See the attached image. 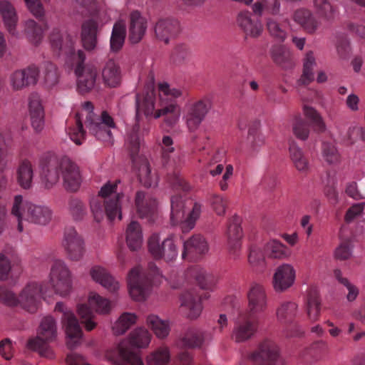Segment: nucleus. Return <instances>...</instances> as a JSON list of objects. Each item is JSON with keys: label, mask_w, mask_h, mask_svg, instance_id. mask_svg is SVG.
I'll list each match as a JSON object with an SVG mask.
<instances>
[{"label": "nucleus", "mask_w": 365, "mask_h": 365, "mask_svg": "<svg viewBox=\"0 0 365 365\" xmlns=\"http://www.w3.org/2000/svg\"><path fill=\"white\" fill-rule=\"evenodd\" d=\"M322 155L329 164H336L340 161V154L336 146L329 143H324L322 147Z\"/></svg>", "instance_id": "nucleus-62"}, {"label": "nucleus", "mask_w": 365, "mask_h": 365, "mask_svg": "<svg viewBox=\"0 0 365 365\" xmlns=\"http://www.w3.org/2000/svg\"><path fill=\"white\" fill-rule=\"evenodd\" d=\"M37 334L46 339V341L51 342L55 341L57 338V327L55 321H41Z\"/></svg>", "instance_id": "nucleus-55"}, {"label": "nucleus", "mask_w": 365, "mask_h": 365, "mask_svg": "<svg viewBox=\"0 0 365 365\" xmlns=\"http://www.w3.org/2000/svg\"><path fill=\"white\" fill-rule=\"evenodd\" d=\"M76 36L71 34L61 33L58 29H53L50 34V43L52 48L60 54L67 57V61L71 63L77 60L75 50Z\"/></svg>", "instance_id": "nucleus-10"}, {"label": "nucleus", "mask_w": 365, "mask_h": 365, "mask_svg": "<svg viewBox=\"0 0 365 365\" xmlns=\"http://www.w3.org/2000/svg\"><path fill=\"white\" fill-rule=\"evenodd\" d=\"M136 103L137 114L139 112H143L146 116L153 115L155 118L156 110H155V98L153 93L148 94L143 98L142 101L138 97Z\"/></svg>", "instance_id": "nucleus-61"}, {"label": "nucleus", "mask_w": 365, "mask_h": 365, "mask_svg": "<svg viewBox=\"0 0 365 365\" xmlns=\"http://www.w3.org/2000/svg\"><path fill=\"white\" fill-rule=\"evenodd\" d=\"M190 272L201 289L213 291L217 288L220 279L219 277L211 274L200 267L192 268Z\"/></svg>", "instance_id": "nucleus-32"}, {"label": "nucleus", "mask_w": 365, "mask_h": 365, "mask_svg": "<svg viewBox=\"0 0 365 365\" xmlns=\"http://www.w3.org/2000/svg\"><path fill=\"white\" fill-rule=\"evenodd\" d=\"M314 7L323 27L327 28L335 18L334 6L329 0H314Z\"/></svg>", "instance_id": "nucleus-29"}, {"label": "nucleus", "mask_w": 365, "mask_h": 365, "mask_svg": "<svg viewBox=\"0 0 365 365\" xmlns=\"http://www.w3.org/2000/svg\"><path fill=\"white\" fill-rule=\"evenodd\" d=\"M303 113L305 117L312 121L313 125L320 131L326 129L325 123L319 113L312 107L304 106Z\"/></svg>", "instance_id": "nucleus-63"}, {"label": "nucleus", "mask_w": 365, "mask_h": 365, "mask_svg": "<svg viewBox=\"0 0 365 365\" xmlns=\"http://www.w3.org/2000/svg\"><path fill=\"white\" fill-rule=\"evenodd\" d=\"M273 61L283 68L292 65V54L291 51L284 46H274L271 51Z\"/></svg>", "instance_id": "nucleus-44"}, {"label": "nucleus", "mask_w": 365, "mask_h": 365, "mask_svg": "<svg viewBox=\"0 0 365 365\" xmlns=\"http://www.w3.org/2000/svg\"><path fill=\"white\" fill-rule=\"evenodd\" d=\"M211 107V101L207 98L200 99L188 107L185 119L190 131L198 129Z\"/></svg>", "instance_id": "nucleus-14"}, {"label": "nucleus", "mask_w": 365, "mask_h": 365, "mask_svg": "<svg viewBox=\"0 0 365 365\" xmlns=\"http://www.w3.org/2000/svg\"><path fill=\"white\" fill-rule=\"evenodd\" d=\"M24 33L29 41L33 44H38L43 38V30L41 26L31 19L27 20L24 24Z\"/></svg>", "instance_id": "nucleus-50"}, {"label": "nucleus", "mask_w": 365, "mask_h": 365, "mask_svg": "<svg viewBox=\"0 0 365 365\" xmlns=\"http://www.w3.org/2000/svg\"><path fill=\"white\" fill-rule=\"evenodd\" d=\"M277 316L279 319H292L301 317L298 311V306L293 302H284L277 310Z\"/></svg>", "instance_id": "nucleus-57"}, {"label": "nucleus", "mask_w": 365, "mask_h": 365, "mask_svg": "<svg viewBox=\"0 0 365 365\" xmlns=\"http://www.w3.org/2000/svg\"><path fill=\"white\" fill-rule=\"evenodd\" d=\"M148 250L155 259H164L168 262L174 260L178 255L177 246L171 236L161 241L158 234H153L148 240Z\"/></svg>", "instance_id": "nucleus-11"}, {"label": "nucleus", "mask_w": 365, "mask_h": 365, "mask_svg": "<svg viewBox=\"0 0 365 365\" xmlns=\"http://www.w3.org/2000/svg\"><path fill=\"white\" fill-rule=\"evenodd\" d=\"M28 107L32 127L36 132H41L44 127V109L41 97L37 93L29 96Z\"/></svg>", "instance_id": "nucleus-22"}, {"label": "nucleus", "mask_w": 365, "mask_h": 365, "mask_svg": "<svg viewBox=\"0 0 365 365\" xmlns=\"http://www.w3.org/2000/svg\"><path fill=\"white\" fill-rule=\"evenodd\" d=\"M135 205L141 217L153 216L158 210V202L156 200L141 191L136 193Z\"/></svg>", "instance_id": "nucleus-26"}, {"label": "nucleus", "mask_w": 365, "mask_h": 365, "mask_svg": "<svg viewBox=\"0 0 365 365\" xmlns=\"http://www.w3.org/2000/svg\"><path fill=\"white\" fill-rule=\"evenodd\" d=\"M120 359L114 361L115 365H144L141 359L130 347L121 342L118 346Z\"/></svg>", "instance_id": "nucleus-38"}, {"label": "nucleus", "mask_w": 365, "mask_h": 365, "mask_svg": "<svg viewBox=\"0 0 365 365\" xmlns=\"http://www.w3.org/2000/svg\"><path fill=\"white\" fill-rule=\"evenodd\" d=\"M280 358V348L271 339H266L259 343L257 348L249 356L255 365H274Z\"/></svg>", "instance_id": "nucleus-9"}, {"label": "nucleus", "mask_w": 365, "mask_h": 365, "mask_svg": "<svg viewBox=\"0 0 365 365\" xmlns=\"http://www.w3.org/2000/svg\"><path fill=\"white\" fill-rule=\"evenodd\" d=\"M334 276L339 283L346 287L347 291L346 294V300L349 302H354L359 294V288L348 278L344 277L340 269H335L334 271Z\"/></svg>", "instance_id": "nucleus-47"}, {"label": "nucleus", "mask_w": 365, "mask_h": 365, "mask_svg": "<svg viewBox=\"0 0 365 365\" xmlns=\"http://www.w3.org/2000/svg\"><path fill=\"white\" fill-rule=\"evenodd\" d=\"M180 116V106L175 101H161L160 108L155 113V118H163L164 123L169 127L176 125Z\"/></svg>", "instance_id": "nucleus-24"}, {"label": "nucleus", "mask_w": 365, "mask_h": 365, "mask_svg": "<svg viewBox=\"0 0 365 365\" xmlns=\"http://www.w3.org/2000/svg\"><path fill=\"white\" fill-rule=\"evenodd\" d=\"M189 205L191 207L187 218L182 222L181 228L183 232H187L194 228L195 222L200 217L202 212V205L199 202H189Z\"/></svg>", "instance_id": "nucleus-52"}, {"label": "nucleus", "mask_w": 365, "mask_h": 365, "mask_svg": "<svg viewBox=\"0 0 365 365\" xmlns=\"http://www.w3.org/2000/svg\"><path fill=\"white\" fill-rule=\"evenodd\" d=\"M93 106L86 101L82 104L81 110L76 114V127L71 128L68 132L71 140L80 145L85 140V131L83 129V121L89 132L98 140L106 145H112L114 138L111 129L116 128L113 118L106 111H103L100 116L93 113Z\"/></svg>", "instance_id": "nucleus-1"}, {"label": "nucleus", "mask_w": 365, "mask_h": 365, "mask_svg": "<svg viewBox=\"0 0 365 365\" xmlns=\"http://www.w3.org/2000/svg\"><path fill=\"white\" fill-rule=\"evenodd\" d=\"M42 293L41 284L36 282L27 283L19 293L20 305L29 312L38 310Z\"/></svg>", "instance_id": "nucleus-15"}, {"label": "nucleus", "mask_w": 365, "mask_h": 365, "mask_svg": "<svg viewBox=\"0 0 365 365\" xmlns=\"http://www.w3.org/2000/svg\"><path fill=\"white\" fill-rule=\"evenodd\" d=\"M158 90L159 96L161 99V101H163V98L164 97L170 99H176L183 97L186 95V92H185L183 90L179 88L172 87L165 82L158 83Z\"/></svg>", "instance_id": "nucleus-60"}, {"label": "nucleus", "mask_w": 365, "mask_h": 365, "mask_svg": "<svg viewBox=\"0 0 365 365\" xmlns=\"http://www.w3.org/2000/svg\"><path fill=\"white\" fill-rule=\"evenodd\" d=\"M154 31L155 36L159 41L168 43L170 39L178 34L179 23L172 19H161L156 22Z\"/></svg>", "instance_id": "nucleus-23"}, {"label": "nucleus", "mask_w": 365, "mask_h": 365, "mask_svg": "<svg viewBox=\"0 0 365 365\" xmlns=\"http://www.w3.org/2000/svg\"><path fill=\"white\" fill-rule=\"evenodd\" d=\"M237 22L247 37L257 38L262 33L263 27L260 21L253 18L249 11H240L237 15Z\"/></svg>", "instance_id": "nucleus-21"}, {"label": "nucleus", "mask_w": 365, "mask_h": 365, "mask_svg": "<svg viewBox=\"0 0 365 365\" xmlns=\"http://www.w3.org/2000/svg\"><path fill=\"white\" fill-rule=\"evenodd\" d=\"M76 56L77 60L71 63L77 78V88L81 93H87L96 85L97 70L94 66L84 63L86 55L82 50H77Z\"/></svg>", "instance_id": "nucleus-6"}, {"label": "nucleus", "mask_w": 365, "mask_h": 365, "mask_svg": "<svg viewBox=\"0 0 365 365\" xmlns=\"http://www.w3.org/2000/svg\"><path fill=\"white\" fill-rule=\"evenodd\" d=\"M289 155L295 168L299 172L308 173L310 168L309 163L302 149L295 143H292L289 145Z\"/></svg>", "instance_id": "nucleus-39"}, {"label": "nucleus", "mask_w": 365, "mask_h": 365, "mask_svg": "<svg viewBox=\"0 0 365 365\" xmlns=\"http://www.w3.org/2000/svg\"><path fill=\"white\" fill-rule=\"evenodd\" d=\"M61 245L66 256L72 262L81 260L86 255L84 239L73 227L66 229Z\"/></svg>", "instance_id": "nucleus-7"}, {"label": "nucleus", "mask_w": 365, "mask_h": 365, "mask_svg": "<svg viewBox=\"0 0 365 365\" xmlns=\"http://www.w3.org/2000/svg\"><path fill=\"white\" fill-rule=\"evenodd\" d=\"M149 327L155 335L160 339L166 338L170 331L169 321H150Z\"/></svg>", "instance_id": "nucleus-64"}, {"label": "nucleus", "mask_w": 365, "mask_h": 365, "mask_svg": "<svg viewBox=\"0 0 365 365\" xmlns=\"http://www.w3.org/2000/svg\"><path fill=\"white\" fill-rule=\"evenodd\" d=\"M292 20L300 26L307 33L313 34L318 30L324 29L322 23L312 11L306 8L296 9L292 16Z\"/></svg>", "instance_id": "nucleus-20"}, {"label": "nucleus", "mask_w": 365, "mask_h": 365, "mask_svg": "<svg viewBox=\"0 0 365 365\" xmlns=\"http://www.w3.org/2000/svg\"><path fill=\"white\" fill-rule=\"evenodd\" d=\"M125 241L130 250L136 251L141 248L143 242V235L140 224L131 221L125 230Z\"/></svg>", "instance_id": "nucleus-30"}, {"label": "nucleus", "mask_w": 365, "mask_h": 365, "mask_svg": "<svg viewBox=\"0 0 365 365\" xmlns=\"http://www.w3.org/2000/svg\"><path fill=\"white\" fill-rule=\"evenodd\" d=\"M317 62L312 51H308L303 60V71L298 80L299 85H308L314 79V68Z\"/></svg>", "instance_id": "nucleus-40"}, {"label": "nucleus", "mask_w": 365, "mask_h": 365, "mask_svg": "<svg viewBox=\"0 0 365 365\" xmlns=\"http://www.w3.org/2000/svg\"><path fill=\"white\" fill-rule=\"evenodd\" d=\"M321 311V299L317 292L309 293L306 307L307 317L309 319H317Z\"/></svg>", "instance_id": "nucleus-54"}, {"label": "nucleus", "mask_w": 365, "mask_h": 365, "mask_svg": "<svg viewBox=\"0 0 365 365\" xmlns=\"http://www.w3.org/2000/svg\"><path fill=\"white\" fill-rule=\"evenodd\" d=\"M118 182H108L101 188L98 195L91 200V210L96 221L102 220L105 214L110 220L121 219L120 202L123 195L118 192Z\"/></svg>", "instance_id": "nucleus-2"}, {"label": "nucleus", "mask_w": 365, "mask_h": 365, "mask_svg": "<svg viewBox=\"0 0 365 365\" xmlns=\"http://www.w3.org/2000/svg\"><path fill=\"white\" fill-rule=\"evenodd\" d=\"M295 278L296 271L294 267L288 263L282 264L274 271L273 287L277 292H284L294 284Z\"/></svg>", "instance_id": "nucleus-18"}, {"label": "nucleus", "mask_w": 365, "mask_h": 365, "mask_svg": "<svg viewBox=\"0 0 365 365\" xmlns=\"http://www.w3.org/2000/svg\"><path fill=\"white\" fill-rule=\"evenodd\" d=\"M170 351L168 347H160L147 357L148 365H167L170 361Z\"/></svg>", "instance_id": "nucleus-56"}, {"label": "nucleus", "mask_w": 365, "mask_h": 365, "mask_svg": "<svg viewBox=\"0 0 365 365\" xmlns=\"http://www.w3.org/2000/svg\"><path fill=\"white\" fill-rule=\"evenodd\" d=\"M292 132L296 138L306 140L309 135L307 123L299 115H294L292 122Z\"/></svg>", "instance_id": "nucleus-53"}, {"label": "nucleus", "mask_w": 365, "mask_h": 365, "mask_svg": "<svg viewBox=\"0 0 365 365\" xmlns=\"http://www.w3.org/2000/svg\"><path fill=\"white\" fill-rule=\"evenodd\" d=\"M101 75L104 83L108 86L115 87L120 82V67L113 60H109L106 63Z\"/></svg>", "instance_id": "nucleus-33"}, {"label": "nucleus", "mask_w": 365, "mask_h": 365, "mask_svg": "<svg viewBox=\"0 0 365 365\" xmlns=\"http://www.w3.org/2000/svg\"><path fill=\"white\" fill-rule=\"evenodd\" d=\"M148 28L147 19L138 10L129 14L128 39L133 44L138 43L144 38Z\"/></svg>", "instance_id": "nucleus-19"}, {"label": "nucleus", "mask_w": 365, "mask_h": 365, "mask_svg": "<svg viewBox=\"0 0 365 365\" xmlns=\"http://www.w3.org/2000/svg\"><path fill=\"white\" fill-rule=\"evenodd\" d=\"M40 71L35 66H29L24 68L13 71L9 77V83L14 91H20L37 83Z\"/></svg>", "instance_id": "nucleus-13"}, {"label": "nucleus", "mask_w": 365, "mask_h": 365, "mask_svg": "<svg viewBox=\"0 0 365 365\" xmlns=\"http://www.w3.org/2000/svg\"><path fill=\"white\" fill-rule=\"evenodd\" d=\"M33 203L24 200L21 195H16L14 199L11 214L17 218L18 230L22 232L24 230V222H26L29 215V207Z\"/></svg>", "instance_id": "nucleus-28"}, {"label": "nucleus", "mask_w": 365, "mask_h": 365, "mask_svg": "<svg viewBox=\"0 0 365 365\" xmlns=\"http://www.w3.org/2000/svg\"><path fill=\"white\" fill-rule=\"evenodd\" d=\"M266 26L269 34L277 41H284L286 39L287 33L277 19L267 18Z\"/></svg>", "instance_id": "nucleus-58"}, {"label": "nucleus", "mask_w": 365, "mask_h": 365, "mask_svg": "<svg viewBox=\"0 0 365 365\" xmlns=\"http://www.w3.org/2000/svg\"><path fill=\"white\" fill-rule=\"evenodd\" d=\"M190 201H184L182 197L175 195L171 198V223L175 225L182 220L185 215L184 208L189 205Z\"/></svg>", "instance_id": "nucleus-46"}, {"label": "nucleus", "mask_w": 365, "mask_h": 365, "mask_svg": "<svg viewBox=\"0 0 365 365\" xmlns=\"http://www.w3.org/2000/svg\"><path fill=\"white\" fill-rule=\"evenodd\" d=\"M150 341V334L143 328H138L130 334L129 344L131 346L142 349L148 346Z\"/></svg>", "instance_id": "nucleus-49"}, {"label": "nucleus", "mask_w": 365, "mask_h": 365, "mask_svg": "<svg viewBox=\"0 0 365 365\" xmlns=\"http://www.w3.org/2000/svg\"><path fill=\"white\" fill-rule=\"evenodd\" d=\"M60 172L64 188L76 192L82 183V176L78 165L68 157L60 158Z\"/></svg>", "instance_id": "nucleus-12"}, {"label": "nucleus", "mask_w": 365, "mask_h": 365, "mask_svg": "<svg viewBox=\"0 0 365 365\" xmlns=\"http://www.w3.org/2000/svg\"><path fill=\"white\" fill-rule=\"evenodd\" d=\"M240 217L235 215L229 221L226 232L227 245L230 255L235 259L240 256L243 232Z\"/></svg>", "instance_id": "nucleus-17"}, {"label": "nucleus", "mask_w": 365, "mask_h": 365, "mask_svg": "<svg viewBox=\"0 0 365 365\" xmlns=\"http://www.w3.org/2000/svg\"><path fill=\"white\" fill-rule=\"evenodd\" d=\"M248 308L239 312L238 318H257L262 317L267 307V297L264 287L256 282L251 284L247 292Z\"/></svg>", "instance_id": "nucleus-5"}, {"label": "nucleus", "mask_w": 365, "mask_h": 365, "mask_svg": "<svg viewBox=\"0 0 365 365\" xmlns=\"http://www.w3.org/2000/svg\"><path fill=\"white\" fill-rule=\"evenodd\" d=\"M125 38V25L123 21L115 23L113 27L110 46L113 52H118L121 49L124 44Z\"/></svg>", "instance_id": "nucleus-41"}, {"label": "nucleus", "mask_w": 365, "mask_h": 365, "mask_svg": "<svg viewBox=\"0 0 365 365\" xmlns=\"http://www.w3.org/2000/svg\"><path fill=\"white\" fill-rule=\"evenodd\" d=\"M88 302L100 314H106L110 310V302L96 292H91L89 294Z\"/></svg>", "instance_id": "nucleus-59"}, {"label": "nucleus", "mask_w": 365, "mask_h": 365, "mask_svg": "<svg viewBox=\"0 0 365 365\" xmlns=\"http://www.w3.org/2000/svg\"><path fill=\"white\" fill-rule=\"evenodd\" d=\"M59 164L60 158L55 156L50 158L48 165L42 173V182L46 188L50 189L58 182L61 176Z\"/></svg>", "instance_id": "nucleus-27"}, {"label": "nucleus", "mask_w": 365, "mask_h": 365, "mask_svg": "<svg viewBox=\"0 0 365 365\" xmlns=\"http://www.w3.org/2000/svg\"><path fill=\"white\" fill-rule=\"evenodd\" d=\"M34 177L32 165L29 161H23L17 169V181L24 189L31 186Z\"/></svg>", "instance_id": "nucleus-45"}, {"label": "nucleus", "mask_w": 365, "mask_h": 365, "mask_svg": "<svg viewBox=\"0 0 365 365\" xmlns=\"http://www.w3.org/2000/svg\"><path fill=\"white\" fill-rule=\"evenodd\" d=\"M257 321H240L234 331L235 341L242 342L251 339L257 332Z\"/></svg>", "instance_id": "nucleus-34"}, {"label": "nucleus", "mask_w": 365, "mask_h": 365, "mask_svg": "<svg viewBox=\"0 0 365 365\" xmlns=\"http://www.w3.org/2000/svg\"><path fill=\"white\" fill-rule=\"evenodd\" d=\"M0 14L9 32L16 35L18 17L14 7L7 0H0Z\"/></svg>", "instance_id": "nucleus-31"}, {"label": "nucleus", "mask_w": 365, "mask_h": 365, "mask_svg": "<svg viewBox=\"0 0 365 365\" xmlns=\"http://www.w3.org/2000/svg\"><path fill=\"white\" fill-rule=\"evenodd\" d=\"M264 255L273 259H284L288 257L287 247L280 242L272 240L264 247Z\"/></svg>", "instance_id": "nucleus-48"}, {"label": "nucleus", "mask_w": 365, "mask_h": 365, "mask_svg": "<svg viewBox=\"0 0 365 365\" xmlns=\"http://www.w3.org/2000/svg\"><path fill=\"white\" fill-rule=\"evenodd\" d=\"M66 333L68 338L66 345L72 350L80 344V339L83 335L78 321H67Z\"/></svg>", "instance_id": "nucleus-43"}, {"label": "nucleus", "mask_w": 365, "mask_h": 365, "mask_svg": "<svg viewBox=\"0 0 365 365\" xmlns=\"http://www.w3.org/2000/svg\"><path fill=\"white\" fill-rule=\"evenodd\" d=\"M204 342V334L202 331L189 329L184 335L179 339V344L181 348L195 349L200 348Z\"/></svg>", "instance_id": "nucleus-36"}, {"label": "nucleus", "mask_w": 365, "mask_h": 365, "mask_svg": "<svg viewBox=\"0 0 365 365\" xmlns=\"http://www.w3.org/2000/svg\"><path fill=\"white\" fill-rule=\"evenodd\" d=\"M49 282L54 292L61 297H68L73 292V274L63 259H55L50 269Z\"/></svg>", "instance_id": "nucleus-4"}, {"label": "nucleus", "mask_w": 365, "mask_h": 365, "mask_svg": "<svg viewBox=\"0 0 365 365\" xmlns=\"http://www.w3.org/2000/svg\"><path fill=\"white\" fill-rule=\"evenodd\" d=\"M280 2L279 0H257L252 5V11L259 16L264 13L277 15L280 11Z\"/></svg>", "instance_id": "nucleus-42"}, {"label": "nucleus", "mask_w": 365, "mask_h": 365, "mask_svg": "<svg viewBox=\"0 0 365 365\" xmlns=\"http://www.w3.org/2000/svg\"><path fill=\"white\" fill-rule=\"evenodd\" d=\"M89 275L95 282L98 283L110 292H115L120 288L119 282L101 266H93L89 269Z\"/></svg>", "instance_id": "nucleus-25"}, {"label": "nucleus", "mask_w": 365, "mask_h": 365, "mask_svg": "<svg viewBox=\"0 0 365 365\" xmlns=\"http://www.w3.org/2000/svg\"><path fill=\"white\" fill-rule=\"evenodd\" d=\"M50 341L38 335L28 340L26 346L28 349L37 351L41 356L48 357L51 354V347L48 345Z\"/></svg>", "instance_id": "nucleus-51"}, {"label": "nucleus", "mask_w": 365, "mask_h": 365, "mask_svg": "<svg viewBox=\"0 0 365 365\" xmlns=\"http://www.w3.org/2000/svg\"><path fill=\"white\" fill-rule=\"evenodd\" d=\"M139 129L138 123L128 128L125 146L130 153L135 166L138 168L140 181L144 186L149 187L156 185V178L151 173L148 159L144 156L136 157L142 144V140L138 136Z\"/></svg>", "instance_id": "nucleus-3"}, {"label": "nucleus", "mask_w": 365, "mask_h": 365, "mask_svg": "<svg viewBox=\"0 0 365 365\" xmlns=\"http://www.w3.org/2000/svg\"><path fill=\"white\" fill-rule=\"evenodd\" d=\"M184 249L183 257H185L186 253L205 254L209 250V246L205 237L197 235H193L184 242Z\"/></svg>", "instance_id": "nucleus-37"}, {"label": "nucleus", "mask_w": 365, "mask_h": 365, "mask_svg": "<svg viewBox=\"0 0 365 365\" xmlns=\"http://www.w3.org/2000/svg\"><path fill=\"white\" fill-rule=\"evenodd\" d=\"M29 209V215H27L26 222L39 225H46L50 222L52 212L49 207L45 205L33 204Z\"/></svg>", "instance_id": "nucleus-35"}, {"label": "nucleus", "mask_w": 365, "mask_h": 365, "mask_svg": "<svg viewBox=\"0 0 365 365\" xmlns=\"http://www.w3.org/2000/svg\"><path fill=\"white\" fill-rule=\"evenodd\" d=\"M202 310L201 298L196 289L186 290L181 294L180 312L185 317L198 318Z\"/></svg>", "instance_id": "nucleus-16"}, {"label": "nucleus", "mask_w": 365, "mask_h": 365, "mask_svg": "<svg viewBox=\"0 0 365 365\" xmlns=\"http://www.w3.org/2000/svg\"><path fill=\"white\" fill-rule=\"evenodd\" d=\"M128 286L130 297L135 301H143L148 296L150 281L141 267H135L129 272Z\"/></svg>", "instance_id": "nucleus-8"}]
</instances>
